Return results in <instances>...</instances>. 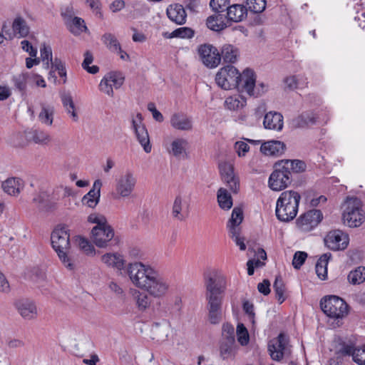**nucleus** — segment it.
<instances>
[{
	"mask_svg": "<svg viewBox=\"0 0 365 365\" xmlns=\"http://www.w3.org/2000/svg\"><path fill=\"white\" fill-rule=\"evenodd\" d=\"M323 219L319 210H310L300 215L296 220L297 227L302 232H309L316 227Z\"/></svg>",
	"mask_w": 365,
	"mask_h": 365,
	"instance_id": "ddd939ff",
	"label": "nucleus"
},
{
	"mask_svg": "<svg viewBox=\"0 0 365 365\" xmlns=\"http://www.w3.org/2000/svg\"><path fill=\"white\" fill-rule=\"evenodd\" d=\"M11 291L10 284L6 276L0 272V292L8 294Z\"/></svg>",
	"mask_w": 365,
	"mask_h": 365,
	"instance_id": "0e129e2a",
	"label": "nucleus"
},
{
	"mask_svg": "<svg viewBox=\"0 0 365 365\" xmlns=\"http://www.w3.org/2000/svg\"><path fill=\"white\" fill-rule=\"evenodd\" d=\"M266 129L280 131L283 128V116L278 112H269L266 113L263 120Z\"/></svg>",
	"mask_w": 365,
	"mask_h": 365,
	"instance_id": "393cba45",
	"label": "nucleus"
},
{
	"mask_svg": "<svg viewBox=\"0 0 365 365\" xmlns=\"http://www.w3.org/2000/svg\"><path fill=\"white\" fill-rule=\"evenodd\" d=\"M12 28L15 34H19V37L26 36L29 31V27L24 19L21 17L16 18L13 22Z\"/></svg>",
	"mask_w": 365,
	"mask_h": 365,
	"instance_id": "a18cd8bd",
	"label": "nucleus"
},
{
	"mask_svg": "<svg viewBox=\"0 0 365 365\" xmlns=\"http://www.w3.org/2000/svg\"><path fill=\"white\" fill-rule=\"evenodd\" d=\"M150 297L147 292L135 290L133 297L138 311L143 312L150 307L151 299Z\"/></svg>",
	"mask_w": 365,
	"mask_h": 365,
	"instance_id": "473e14b6",
	"label": "nucleus"
},
{
	"mask_svg": "<svg viewBox=\"0 0 365 365\" xmlns=\"http://www.w3.org/2000/svg\"><path fill=\"white\" fill-rule=\"evenodd\" d=\"M243 220V212L240 207H235L232 210L230 219L227 224L230 237L234 240L236 245L242 251L245 250L246 245L245 238L240 237V224Z\"/></svg>",
	"mask_w": 365,
	"mask_h": 365,
	"instance_id": "1a4fd4ad",
	"label": "nucleus"
},
{
	"mask_svg": "<svg viewBox=\"0 0 365 365\" xmlns=\"http://www.w3.org/2000/svg\"><path fill=\"white\" fill-rule=\"evenodd\" d=\"M101 261L107 267L121 271L125 267V259L122 255L115 253H106L101 257Z\"/></svg>",
	"mask_w": 365,
	"mask_h": 365,
	"instance_id": "bb28decb",
	"label": "nucleus"
},
{
	"mask_svg": "<svg viewBox=\"0 0 365 365\" xmlns=\"http://www.w3.org/2000/svg\"><path fill=\"white\" fill-rule=\"evenodd\" d=\"M24 180L19 177H10L1 183V187L4 192L11 196H18L24 190Z\"/></svg>",
	"mask_w": 365,
	"mask_h": 365,
	"instance_id": "412c9836",
	"label": "nucleus"
},
{
	"mask_svg": "<svg viewBox=\"0 0 365 365\" xmlns=\"http://www.w3.org/2000/svg\"><path fill=\"white\" fill-rule=\"evenodd\" d=\"M41 58L46 69L49 68L52 61V50L48 46L43 45L40 48Z\"/></svg>",
	"mask_w": 365,
	"mask_h": 365,
	"instance_id": "8fccbe9b",
	"label": "nucleus"
},
{
	"mask_svg": "<svg viewBox=\"0 0 365 365\" xmlns=\"http://www.w3.org/2000/svg\"><path fill=\"white\" fill-rule=\"evenodd\" d=\"M237 335L239 343L242 345H247L249 342V334L247 328L243 324H239L237 327Z\"/></svg>",
	"mask_w": 365,
	"mask_h": 365,
	"instance_id": "864d4df0",
	"label": "nucleus"
},
{
	"mask_svg": "<svg viewBox=\"0 0 365 365\" xmlns=\"http://www.w3.org/2000/svg\"><path fill=\"white\" fill-rule=\"evenodd\" d=\"M341 353L346 355H351L353 361L359 365L365 364V345L357 348L352 346H345L342 348Z\"/></svg>",
	"mask_w": 365,
	"mask_h": 365,
	"instance_id": "c756f323",
	"label": "nucleus"
},
{
	"mask_svg": "<svg viewBox=\"0 0 365 365\" xmlns=\"http://www.w3.org/2000/svg\"><path fill=\"white\" fill-rule=\"evenodd\" d=\"M225 9L227 10L226 16L229 21V24L231 21H241L247 15V9L244 6L240 4H234L230 6H227V8H226Z\"/></svg>",
	"mask_w": 365,
	"mask_h": 365,
	"instance_id": "7c9ffc66",
	"label": "nucleus"
},
{
	"mask_svg": "<svg viewBox=\"0 0 365 365\" xmlns=\"http://www.w3.org/2000/svg\"><path fill=\"white\" fill-rule=\"evenodd\" d=\"M127 273L132 284L156 299L165 297L170 289L168 278L160 274L150 264L141 262L129 263Z\"/></svg>",
	"mask_w": 365,
	"mask_h": 365,
	"instance_id": "f257e3e1",
	"label": "nucleus"
},
{
	"mask_svg": "<svg viewBox=\"0 0 365 365\" xmlns=\"http://www.w3.org/2000/svg\"><path fill=\"white\" fill-rule=\"evenodd\" d=\"M284 82L286 86L291 90L302 87L307 83L305 80L304 81V77L301 75L288 76L284 79Z\"/></svg>",
	"mask_w": 365,
	"mask_h": 365,
	"instance_id": "49530a36",
	"label": "nucleus"
},
{
	"mask_svg": "<svg viewBox=\"0 0 365 365\" xmlns=\"http://www.w3.org/2000/svg\"><path fill=\"white\" fill-rule=\"evenodd\" d=\"M235 344V337L227 336L226 340L222 341L220 346V355L223 359H228L233 355V346Z\"/></svg>",
	"mask_w": 365,
	"mask_h": 365,
	"instance_id": "a19ab883",
	"label": "nucleus"
},
{
	"mask_svg": "<svg viewBox=\"0 0 365 365\" xmlns=\"http://www.w3.org/2000/svg\"><path fill=\"white\" fill-rule=\"evenodd\" d=\"M167 16L173 22L182 25L186 22L187 14L180 4L170 5L167 9Z\"/></svg>",
	"mask_w": 365,
	"mask_h": 365,
	"instance_id": "a878e982",
	"label": "nucleus"
},
{
	"mask_svg": "<svg viewBox=\"0 0 365 365\" xmlns=\"http://www.w3.org/2000/svg\"><path fill=\"white\" fill-rule=\"evenodd\" d=\"M228 0H210V6L216 13H221L227 8Z\"/></svg>",
	"mask_w": 365,
	"mask_h": 365,
	"instance_id": "5fc2aeb1",
	"label": "nucleus"
},
{
	"mask_svg": "<svg viewBox=\"0 0 365 365\" xmlns=\"http://www.w3.org/2000/svg\"><path fill=\"white\" fill-rule=\"evenodd\" d=\"M18 313L25 320H34L38 317V309L35 302L29 299H20L14 302Z\"/></svg>",
	"mask_w": 365,
	"mask_h": 365,
	"instance_id": "6ab92c4d",
	"label": "nucleus"
},
{
	"mask_svg": "<svg viewBox=\"0 0 365 365\" xmlns=\"http://www.w3.org/2000/svg\"><path fill=\"white\" fill-rule=\"evenodd\" d=\"M131 128L135 137L143 148L145 153H149L151 151L152 146L150 142L149 134L145 125L143 123V116L138 113L131 119Z\"/></svg>",
	"mask_w": 365,
	"mask_h": 365,
	"instance_id": "f8f14e48",
	"label": "nucleus"
},
{
	"mask_svg": "<svg viewBox=\"0 0 365 365\" xmlns=\"http://www.w3.org/2000/svg\"><path fill=\"white\" fill-rule=\"evenodd\" d=\"M273 288L276 294L277 299L280 304L282 303L286 299V297L284 295L285 286L280 277H276L275 281L274 282Z\"/></svg>",
	"mask_w": 365,
	"mask_h": 365,
	"instance_id": "de8ad7c7",
	"label": "nucleus"
},
{
	"mask_svg": "<svg viewBox=\"0 0 365 365\" xmlns=\"http://www.w3.org/2000/svg\"><path fill=\"white\" fill-rule=\"evenodd\" d=\"M268 351L272 360L279 361L290 354L291 350L286 336L280 333L277 338L269 341Z\"/></svg>",
	"mask_w": 365,
	"mask_h": 365,
	"instance_id": "9b49d317",
	"label": "nucleus"
},
{
	"mask_svg": "<svg viewBox=\"0 0 365 365\" xmlns=\"http://www.w3.org/2000/svg\"><path fill=\"white\" fill-rule=\"evenodd\" d=\"M12 81L17 90L21 93H24L27 86L31 84L30 73H21L14 76Z\"/></svg>",
	"mask_w": 365,
	"mask_h": 365,
	"instance_id": "58836bf2",
	"label": "nucleus"
},
{
	"mask_svg": "<svg viewBox=\"0 0 365 365\" xmlns=\"http://www.w3.org/2000/svg\"><path fill=\"white\" fill-rule=\"evenodd\" d=\"M307 257V254L305 252L298 251L294 255L292 265L293 267L299 269L305 262Z\"/></svg>",
	"mask_w": 365,
	"mask_h": 365,
	"instance_id": "13d9d810",
	"label": "nucleus"
},
{
	"mask_svg": "<svg viewBox=\"0 0 365 365\" xmlns=\"http://www.w3.org/2000/svg\"><path fill=\"white\" fill-rule=\"evenodd\" d=\"M76 242L79 248L88 255H92L95 253V248L93 245L86 239L78 237L76 239Z\"/></svg>",
	"mask_w": 365,
	"mask_h": 365,
	"instance_id": "603ef678",
	"label": "nucleus"
},
{
	"mask_svg": "<svg viewBox=\"0 0 365 365\" xmlns=\"http://www.w3.org/2000/svg\"><path fill=\"white\" fill-rule=\"evenodd\" d=\"M88 222L92 224H96L95 227H101L107 224L106 218L101 214L92 213L88 217Z\"/></svg>",
	"mask_w": 365,
	"mask_h": 365,
	"instance_id": "6e6d98bb",
	"label": "nucleus"
},
{
	"mask_svg": "<svg viewBox=\"0 0 365 365\" xmlns=\"http://www.w3.org/2000/svg\"><path fill=\"white\" fill-rule=\"evenodd\" d=\"M31 140L39 145H48L51 140V135L44 130H34L31 133Z\"/></svg>",
	"mask_w": 365,
	"mask_h": 365,
	"instance_id": "79ce46f5",
	"label": "nucleus"
},
{
	"mask_svg": "<svg viewBox=\"0 0 365 365\" xmlns=\"http://www.w3.org/2000/svg\"><path fill=\"white\" fill-rule=\"evenodd\" d=\"M281 165L290 173L292 172L299 173L306 169L305 163L299 160H284L280 161Z\"/></svg>",
	"mask_w": 365,
	"mask_h": 365,
	"instance_id": "4c0bfd02",
	"label": "nucleus"
},
{
	"mask_svg": "<svg viewBox=\"0 0 365 365\" xmlns=\"http://www.w3.org/2000/svg\"><path fill=\"white\" fill-rule=\"evenodd\" d=\"M198 53L202 63L209 68L217 67L221 61L220 52L211 44L201 45Z\"/></svg>",
	"mask_w": 365,
	"mask_h": 365,
	"instance_id": "f3484780",
	"label": "nucleus"
},
{
	"mask_svg": "<svg viewBox=\"0 0 365 365\" xmlns=\"http://www.w3.org/2000/svg\"><path fill=\"white\" fill-rule=\"evenodd\" d=\"M364 218L361 201L356 197L348 199L342 214L344 224L350 227H357L363 223Z\"/></svg>",
	"mask_w": 365,
	"mask_h": 365,
	"instance_id": "0eeeda50",
	"label": "nucleus"
},
{
	"mask_svg": "<svg viewBox=\"0 0 365 365\" xmlns=\"http://www.w3.org/2000/svg\"><path fill=\"white\" fill-rule=\"evenodd\" d=\"M242 308L244 312L247 314L250 321L252 324V326H255V313L254 312V304L247 300H245L243 301Z\"/></svg>",
	"mask_w": 365,
	"mask_h": 365,
	"instance_id": "bf43d9fd",
	"label": "nucleus"
},
{
	"mask_svg": "<svg viewBox=\"0 0 365 365\" xmlns=\"http://www.w3.org/2000/svg\"><path fill=\"white\" fill-rule=\"evenodd\" d=\"M93 61V57L92 53L87 51L84 53V60L82 63V67L87 71L88 73L95 74L98 72L99 68L97 66H90L89 65L92 63Z\"/></svg>",
	"mask_w": 365,
	"mask_h": 365,
	"instance_id": "09e8293b",
	"label": "nucleus"
},
{
	"mask_svg": "<svg viewBox=\"0 0 365 365\" xmlns=\"http://www.w3.org/2000/svg\"><path fill=\"white\" fill-rule=\"evenodd\" d=\"M234 149L240 158L245 157L250 150V146L244 141H237L234 145Z\"/></svg>",
	"mask_w": 365,
	"mask_h": 365,
	"instance_id": "052dcab7",
	"label": "nucleus"
},
{
	"mask_svg": "<svg viewBox=\"0 0 365 365\" xmlns=\"http://www.w3.org/2000/svg\"><path fill=\"white\" fill-rule=\"evenodd\" d=\"M21 44L24 51L28 52L31 56L36 57L37 54V49L34 48L29 41L24 40L21 41Z\"/></svg>",
	"mask_w": 365,
	"mask_h": 365,
	"instance_id": "774afa93",
	"label": "nucleus"
},
{
	"mask_svg": "<svg viewBox=\"0 0 365 365\" xmlns=\"http://www.w3.org/2000/svg\"><path fill=\"white\" fill-rule=\"evenodd\" d=\"M215 82L219 87L224 90L237 88L241 92L248 95H255L254 91L256 83L255 72L250 69H245L242 73L232 66H226L221 68L215 76ZM259 94V92L257 95Z\"/></svg>",
	"mask_w": 365,
	"mask_h": 365,
	"instance_id": "7ed1b4c3",
	"label": "nucleus"
},
{
	"mask_svg": "<svg viewBox=\"0 0 365 365\" xmlns=\"http://www.w3.org/2000/svg\"><path fill=\"white\" fill-rule=\"evenodd\" d=\"M170 125L173 128L181 131H190L193 127L192 118L182 113L172 115Z\"/></svg>",
	"mask_w": 365,
	"mask_h": 365,
	"instance_id": "4be33fe9",
	"label": "nucleus"
},
{
	"mask_svg": "<svg viewBox=\"0 0 365 365\" xmlns=\"http://www.w3.org/2000/svg\"><path fill=\"white\" fill-rule=\"evenodd\" d=\"M206 24L207 27L215 31H220L230 25L227 19L220 13H217L207 19Z\"/></svg>",
	"mask_w": 365,
	"mask_h": 365,
	"instance_id": "cd10ccee",
	"label": "nucleus"
},
{
	"mask_svg": "<svg viewBox=\"0 0 365 365\" xmlns=\"http://www.w3.org/2000/svg\"><path fill=\"white\" fill-rule=\"evenodd\" d=\"M220 55L224 62L235 63L239 57V51L233 45L225 43L222 46Z\"/></svg>",
	"mask_w": 365,
	"mask_h": 365,
	"instance_id": "2f4dec72",
	"label": "nucleus"
},
{
	"mask_svg": "<svg viewBox=\"0 0 365 365\" xmlns=\"http://www.w3.org/2000/svg\"><path fill=\"white\" fill-rule=\"evenodd\" d=\"M113 237L114 230L108 223L101 227H93L91 230V238L98 247H106Z\"/></svg>",
	"mask_w": 365,
	"mask_h": 365,
	"instance_id": "dca6fc26",
	"label": "nucleus"
},
{
	"mask_svg": "<svg viewBox=\"0 0 365 365\" xmlns=\"http://www.w3.org/2000/svg\"><path fill=\"white\" fill-rule=\"evenodd\" d=\"M300 195L294 190H287L281 193L276 203L275 213L282 222H289L297 215Z\"/></svg>",
	"mask_w": 365,
	"mask_h": 365,
	"instance_id": "39448f33",
	"label": "nucleus"
},
{
	"mask_svg": "<svg viewBox=\"0 0 365 365\" xmlns=\"http://www.w3.org/2000/svg\"><path fill=\"white\" fill-rule=\"evenodd\" d=\"M189 207V202L181 195H177L172 207L171 214L173 217L179 221L185 220L188 215Z\"/></svg>",
	"mask_w": 365,
	"mask_h": 365,
	"instance_id": "aec40b11",
	"label": "nucleus"
},
{
	"mask_svg": "<svg viewBox=\"0 0 365 365\" xmlns=\"http://www.w3.org/2000/svg\"><path fill=\"white\" fill-rule=\"evenodd\" d=\"M66 24L71 31L75 35H78L87 30L84 20L79 17H73L66 22Z\"/></svg>",
	"mask_w": 365,
	"mask_h": 365,
	"instance_id": "ea45409f",
	"label": "nucleus"
},
{
	"mask_svg": "<svg viewBox=\"0 0 365 365\" xmlns=\"http://www.w3.org/2000/svg\"><path fill=\"white\" fill-rule=\"evenodd\" d=\"M187 140L182 138L174 139L169 145H166L168 152L176 158H180L186 153Z\"/></svg>",
	"mask_w": 365,
	"mask_h": 365,
	"instance_id": "c85d7f7f",
	"label": "nucleus"
},
{
	"mask_svg": "<svg viewBox=\"0 0 365 365\" xmlns=\"http://www.w3.org/2000/svg\"><path fill=\"white\" fill-rule=\"evenodd\" d=\"M53 106L42 104L41 111L38 114V120L42 124L51 126L53 124Z\"/></svg>",
	"mask_w": 365,
	"mask_h": 365,
	"instance_id": "f704fd0d",
	"label": "nucleus"
},
{
	"mask_svg": "<svg viewBox=\"0 0 365 365\" xmlns=\"http://www.w3.org/2000/svg\"><path fill=\"white\" fill-rule=\"evenodd\" d=\"M30 81H31V83H34L37 86H39L41 88H45L46 86V83L43 78L37 73H34L31 72L30 73Z\"/></svg>",
	"mask_w": 365,
	"mask_h": 365,
	"instance_id": "338daca9",
	"label": "nucleus"
},
{
	"mask_svg": "<svg viewBox=\"0 0 365 365\" xmlns=\"http://www.w3.org/2000/svg\"><path fill=\"white\" fill-rule=\"evenodd\" d=\"M101 40L106 47L113 52L120 51V45L116 37L110 34L106 33L102 36Z\"/></svg>",
	"mask_w": 365,
	"mask_h": 365,
	"instance_id": "37998d69",
	"label": "nucleus"
},
{
	"mask_svg": "<svg viewBox=\"0 0 365 365\" xmlns=\"http://www.w3.org/2000/svg\"><path fill=\"white\" fill-rule=\"evenodd\" d=\"M194 31L187 27H181L173 31L171 37L192 38Z\"/></svg>",
	"mask_w": 365,
	"mask_h": 365,
	"instance_id": "4d7b16f0",
	"label": "nucleus"
},
{
	"mask_svg": "<svg viewBox=\"0 0 365 365\" xmlns=\"http://www.w3.org/2000/svg\"><path fill=\"white\" fill-rule=\"evenodd\" d=\"M297 125L300 127H303L304 125L310 124H313L315 123V118L309 113L302 114L298 118Z\"/></svg>",
	"mask_w": 365,
	"mask_h": 365,
	"instance_id": "680f3d73",
	"label": "nucleus"
},
{
	"mask_svg": "<svg viewBox=\"0 0 365 365\" xmlns=\"http://www.w3.org/2000/svg\"><path fill=\"white\" fill-rule=\"evenodd\" d=\"M101 185L102 182L100 180H96L94 182L92 189L83 197L81 200L83 205L91 208H94L98 205L100 200Z\"/></svg>",
	"mask_w": 365,
	"mask_h": 365,
	"instance_id": "b1692460",
	"label": "nucleus"
},
{
	"mask_svg": "<svg viewBox=\"0 0 365 365\" xmlns=\"http://www.w3.org/2000/svg\"><path fill=\"white\" fill-rule=\"evenodd\" d=\"M324 313L333 319H342L348 314V305L341 298L331 295L325 297L320 302Z\"/></svg>",
	"mask_w": 365,
	"mask_h": 365,
	"instance_id": "6e6552de",
	"label": "nucleus"
},
{
	"mask_svg": "<svg viewBox=\"0 0 365 365\" xmlns=\"http://www.w3.org/2000/svg\"><path fill=\"white\" fill-rule=\"evenodd\" d=\"M48 195L46 192H40L34 196L33 198V202L36 203L40 207H43L48 200Z\"/></svg>",
	"mask_w": 365,
	"mask_h": 365,
	"instance_id": "69168bd1",
	"label": "nucleus"
},
{
	"mask_svg": "<svg viewBox=\"0 0 365 365\" xmlns=\"http://www.w3.org/2000/svg\"><path fill=\"white\" fill-rule=\"evenodd\" d=\"M137 184V177L131 170L120 174L115 182L114 197L116 200L128 199L132 197Z\"/></svg>",
	"mask_w": 365,
	"mask_h": 365,
	"instance_id": "423d86ee",
	"label": "nucleus"
},
{
	"mask_svg": "<svg viewBox=\"0 0 365 365\" xmlns=\"http://www.w3.org/2000/svg\"><path fill=\"white\" fill-rule=\"evenodd\" d=\"M291 178L290 172L287 171L279 162L275 164L274 170L269 178L268 185L274 191L282 190L290 185Z\"/></svg>",
	"mask_w": 365,
	"mask_h": 365,
	"instance_id": "9d476101",
	"label": "nucleus"
},
{
	"mask_svg": "<svg viewBox=\"0 0 365 365\" xmlns=\"http://www.w3.org/2000/svg\"><path fill=\"white\" fill-rule=\"evenodd\" d=\"M348 279L353 284H359L365 281V267H358L349 272Z\"/></svg>",
	"mask_w": 365,
	"mask_h": 365,
	"instance_id": "c03bdc74",
	"label": "nucleus"
},
{
	"mask_svg": "<svg viewBox=\"0 0 365 365\" xmlns=\"http://www.w3.org/2000/svg\"><path fill=\"white\" fill-rule=\"evenodd\" d=\"M51 241L53 249L61 262L69 270L74 269V264L68 257L71 248L69 230L64 226H57L51 232Z\"/></svg>",
	"mask_w": 365,
	"mask_h": 365,
	"instance_id": "20e7f679",
	"label": "nucleus"
},
{
	"mask_svg": "<svg viewBox=\"0 0 365 365\" xmlns=\"http://www.w3.org/2000/svg\"><path fill=\"white\" fill-rule=\"evenodd\" d=\"M330 257L331 254H324L320 257L316 264V273L319 278L322 280L326 279L327 277V264Z\"/></svg>",
	"mask_w": 365,
	"mask_h": 365,
	"instance_id": "e433bc0d",
	"label": "nucleus"
},
{
	"mask_svg": "<svg viewBox=\"0 0 365 365\" xmlns=\"http://www.w3.org/2000/svg\"><path fill=\"white\" fill-rule=\"evenodd\" d=\"M324 242L330 250H342L348 246L349 236L341 230H333L327 234Z\"/></svg>",
	"mask_w": 365,
	"mask_h": 365,
	"instance_id": "a211bd4d",
	"label": "nucleus"
},
{
	"mask_svg": "<svg viewBox=\"0 0 365 365\" xmlns=\"http://www.w3.org/2000/svg\"><path fill=\"white\" fill-rule=\"evenodd\" d=\"M248 9L253 13H261L266 7V0H247Z\"/></svg>",
	"mask_w": 365,
	"mask_h": 365,
	"instance_id": "3c124183",
	"label": "nucleus"
},
{
	"mask_svg": "<svg viewBox=\"0 0 365 365\" xmlns=\"http://www.w3.org/2000/svg\"><path fill=\"white\" fill-rule=\"evenodd\" d=\"M217 199L221 209L229 210L232 206V198L230 193L223 187L217 190Z\"/></svg>",
	"mask_w": 365,
	"mask_h": 365,
	"instance_id": "72a5a7b5",
	"label": "nucleus"
},
{
	"mask_svg": "<svg viewBox=\"0 0 365 365\" xmlns=\"http://www.w3.org/2000/svg\"><path fill=\"white\" fill-rule=\"evenodd\" d=\"M285 144L279 140H269L261 144L260 151L267 156H279L284 153Z\"/></svg>",
	"mask_w": 365,
	"mask_h": 365,
	"instance_id": "5701e85b",
	"label": "nucleus"
},
{
	"mask_svg": "<svg viewBox=\"0 0 365 365\" xmlns=\"http://www.w3.org/2000/svg\"><path fill=\"white\" fill-rule=\"evenodd\" d=\"M205 298L207 301L208 318L211 324L220 323L222 318V294L227 287L226 278L213 270L205 276Z\"/></svg>",
	"mask_w": 365,
	"mask_h": 365,
	"instance_id": "f03ea898",
	"label": "nucleus"
},
{
	"mask_svg": "<svg viewBox=\"0 0 365 365\" xmlns=\"http://www.w3.org/2000/svg\"><path fill=\"white\" fill-rule=\"evenodd\" d=\"M124 83V77L118 72H109L101 79L99 90L110 97L114 96L113 88H119Z\"/></svg>",
	"mask_w": 365,
	"mask_h": 365,
	"instance_id": "4468645a",
	"label": "nucleus"
},
{
	"mask_svg": "<svg viewBox=\"0 0 365 365\" xmlns=\"http://www.w3.org/2000/svg\"><path fill=\"white\" fill-rule=\"evenodd\" d=\"M246 98L240 94L229 96L225 101L226 108L230 110L241 109L246 105Z\"/></svg>",
	"mask_w": 365,
	"mask_h": 365,
	"instance_id": "c9c22d12",
	"label": "nucleus"
},
{
	"mask_svg": "<svg viewBox=\"0 0 365 365\" xmlns=\"http://www.w3.org/2000/svg\"><path fill=\"white\" fill-rule=\"evenodd\" d=\"M219 170L222 181L232 192L237 193L240 190V179L235 173L233 165L228 162H221Z\"/></svg>",
	"mask_w": 365,
	"mask_h": 365,
	"instance_id": "2eb2a0df",
	"label": "nucleus"
},
{
	"mask_svg": "<svg viewBox=\"0 0 365 365\" xmlns=\"http://www.w3.org/2000/svg\"><path fill=\"white\" fill-rule=\"evenodd\" d=\"M60 98L64 109L75 104L70 92H61L60 93Z\"/></svg>",
	"mask_w": 365,
	"mask_h": 365,
	"instance_id": "e2e57ef3",
	"label": "nucleus"
}]
</instances>
